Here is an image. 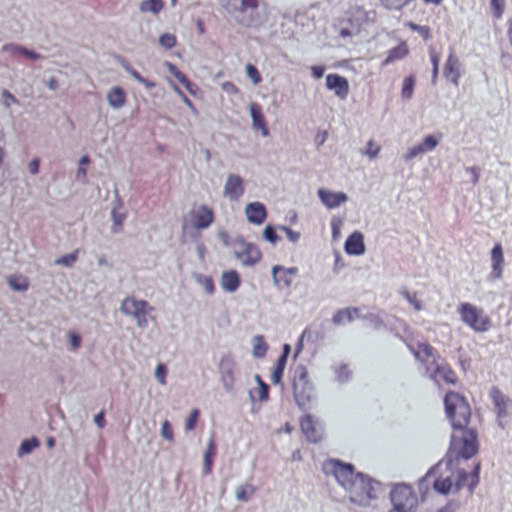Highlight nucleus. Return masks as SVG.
I'll use <instances>...</instances> for the list:
<instances>
[{
  "instance_id": "1",
  "label": "nucleus",
  "mask_w": 512,
  "mask_h": 512,
  "mask_svg": "<svg viewBox=\"0 0 512 512\" xmlns=\"http://www.w3.org/2000/svg\"><path fill=\"white\" fill-rule=\"evenodd\" d=\"M323 472L333 477L346 492L349 502L357 507H368L377 499L373 480L360 472H355L352 464L337 459H328L323 463Z\"/></svg>"
},
{
  "instance_id": "2",
  "label": "nucleus",
  "mask_w": 512,
  "mask_h": 512,
  "mask_svg": "<svg viewBox=\"0 0 512 512\" xmlns=\"http://www.w3.org/2000/svg\"><path fill=\"white\" fill-rule=\"evenodd\" d=\"M480 468V462H476L470 475H468L464 468L459 467V464H454L452 468L447 467L444 459L431 467L427 473L418 480V487L421 493H427L429 490L427 482L431 477H434L433 489L440 495L458 493L466 481L468 491L473 493L479 484Z\"/></svg>"
},
{
  "instance_id": "3",
  "label": "nucleus",
  "mask_w": 512,
  "mask_h": 512,
  "mask_svg": "<svg viewBox=\"0 0 512 512\" xmlns=\"http://www.w3.org/2000/svg\"><path fill=\"white\" fill-rule=\"evenodd\" d=\"M478 452V439L475 429L472 428H453L451 441L445 458L447 467L452 468L454 464H459L475 456Z\"/></svg>"
},
{
  "instance_id": "4",
  "label": "nucleus",
  "mask_w": 512,
  "mask_h": 512,
  "mask_svg": "<svg viewBox=\"0 0 512 512\" xmlns=\"http://www.w3.org/2000/svg\"><path fill=\"white\" fill-rule=\"evenodd\" d=\"M219 2L241 25L252 27L259 24L258 0H219Z\"/></svg>"
},
{
  "instance_id": "5",
  "label": "nucleus",
  "mask_w": 512,
  "mask_h": 512,
  "mask_svg": "<svg viewBox=\"0 0 512 512\" xmlns=\"http://www.w3.org/2000/svg\"><path fill=\"white\" fill-rule=\"evenodd\" d=\"M120 312L135 321L137 328L144 330L148 327L149 321H154L151 313L155 310L148 301L138 299L129 295L122 299L119 307Z\"/></svg>"
},
{
  "instance_id": "6",
  "label": "nucleus",
  "mask_w": 512,
  "mask_h": 512,
  "mask_svg": "<svg viewBox=\"0 0 512 512\" xmlns=\"http://www.w3.org/2000/svg\"><path fill=\"white\" fill-rule=\"evenodd\" d=\"M444 407L452 428L468 426L471 410L464 396L454 391L448 392L444 397Z\"/></svg>"
},
{
  "instance_id": "7",
  "label": "nucleus",
  "mask_w": 512,
  "mask_h": 512,
  "mask_svg": "<svg viewBox=\"0 0 512 512\" xmlns=\"http://www.w3.org/2000/svg\"><path fill=\"white\" fill-rule=\"evenodd\" d=\"M389 500L392 508L388 512H416L419 505L413 487L405 482L391 484Z\"/></svg>"
},
{
  "instance_id": "8",
  "label": "nucleus",
  "mask_w": 512,
  "mask_h": 512,
  "mask_svg": "<svg viewBox=\"0 0 512 512\" xmlns=\"http://www.w3.org/2000/svg\"><path fill=\"white\" fill-rule=\"evenodd\" d=\"M292 382L294 397L298 405L306 408L314 398V387L304 365L300 364L294 368Z\"/></svg>"
},
{
  "instance_id": "9",
  "label": "nucleus",
  "mask_w": 512,
  "mask_h": 512,
  "mask_svg": "<svg viewBox=\"0 0 512 512\" xmlns=\"http://www.w3.org/2000/svg\"><path fill=\"white\" fill-rule=\"evenodd\" d=\"M458 312L461 321L475 332L484 333L491 327L490 318L481 308L470 303L463 302L459 304Z\"/></svg>"
},
{
  "instance_id": "10",
  "label": "nucleus",
  "mask_w": 512,
  "mask_h": 512,
  "mask_svg": "<svg viewBox=\"0 0 512 512\" xmlns=\"http://www.w3.org/2000/svg\"><path fill=\"white\" fill-rule=\"evenodd\" d=\"M233 254L244 266H253L261 259V252L256 245L243 239H235L232 242Z\"/></svg>"
},
{
  "instance_id": "11",
  "label": "nucleus",
  "mask_w": 512,
  "mask_h": 512,
  "mask_svg": "<svg viewBox=\"0 0 512 512\" xmlns=\"http://www.w3.org/2000/svg\"><path fill=\"white\" fill-rule=\"evenodd\" d=\"M236 363L232 355L223 354L218 363V372L226 391L231 392L235 385Z\"/></svg>"
},
{
  "instance_id": "12",
  "label": "nucleus",
  "mask_w": 512,
  "mask_h": 512,
  "mask_svg": "<svg viewBox=\"0 0 512 512\" xmlns=\"http://www.w3.org/2000/svg\"><path fill=\"white\" fill-rule=\"evenodd\" d=\"M426 375L436 384L442 382L450 385L456 384V376L451 368L445 362H435L433 365H428L426 368Z\"/></svg>"
},
{
  "instance_id": "13",
  "label": "nucleus",
  "mask_w": 512,
  "mask_h": 512,
  "mask_svg": "<svg viewBox=\"0 0 512 512\" xmlns=\"http://www.w3.org/2000/svg\"><path fill=\"white\" fill-rule=\"evenodd\" d=\"M441 139V135H428L424 137L422 142L408 148L404 155L405 161H411L412 159L434 150Z\"/></svg>"
},
{
  "instance_id": "14",
  "label": "nucleus",
  "mask_w": 512,
  "mask_h": 512,
  "mask_svg": "<svg viewBox=\"0 0 512 512\" xmlns=\"http://www.w3.org/2000/svg\"><path fill=\"white\" fill-rule=\"evenodd\" d=\"M243 193V179L237 174H228L223 188V195L231 201H238Z\"/></svg>"
},
{
  "instance_id": "15",
  "label": "nucleus",
  "mask_w": 512,
  "mask_h": 512,
  "mask_svg": "<svg viewBox=\"0 0 512 512\" xmlns=\"http://www.w3.org/2000/svg\"><path fill=\"white\" fill-rule=\"evenodd\" d=\"M300 427L308 441L319 442L323 437V427L315 422L310 415H305L300 421Z\"/></svg>"
},
{
  "instance_id": "16",
  "label": "nucleus",
  "mask_w": 512,
  "mask_h": 512,
  "mask_svg": "<svg viewBox=\"0 0 512 512\" xmlns=\"http://www.w3.org/2000/svg\"><path fill=\"white\" fill-rule=\"evenodd\" d=\"M490 396L497 410V419L499 426L504 428L502 420L508 417V407L511 404V400L506 397L498 388L493 387L490 391Z\"/></svg>"
},
{
  "instance_id": "17",
  "label": "nucleus",
  "mask_w": 512,
  "mask_h": 512,
  "mask_svg": "<svg viewBox=\"0 0 512 512\" xmlns=\"http://www.w3.org/2000/svg\"><path fill=\"white\" fill-rule=\"evenodd\" d=\"M298 272L296 267L284 268L283 266L276 265L272 267L271 274L273 283L279 288H289L292 285V275Z\"/></svg>"
},
{
  "instance_id": "18",
  "label": "nucleus",
  "mask_w": 512,
  "mask_h": 512,
  "mask_svg": "<svg viewBox=\"0 0 512 512\" xmlns=\"http://www.w3.org/2000/svg\"><path fill=\"white\" fill-rule=\"evenodd\" d=\"M190 217L193 226L198 230L208 228L214 220L213 211L207 205H201L197 210H192Z\"/></svg>"
},
{
  "instance_id": "19",
  "label": "nucleus",
  "mask_w": 512,
  "mask_h": 512,
  "mask_svg": "<svg viewBox=\"0 0 512 512\" xmlns=\"http://www.w3.org/2000/svg\"><path fill=\"white\" fill-rule=\"evenodd\" d=\"M322 204L328 209H335L348 200V195L344 192H333L324 188L317 191Z\"/></svg>"
},
{
  "instance_id": "20",
  "label": "nucleus",
  "mask_w": 512,
  "mask_h": 512,
  "mask_svg": "<svg viewBox=\"0 0 512 512\" xmlns=\"http://www.w3.org/2000/svg\"><path fill=\"white\" fill-rule=\"evenodd\" d=\"M491 262L492 266L489 280H500L503 276L504 254L502 246L499 243L495 244L491 250Z\"/></svg>"
},
{
  "instance_id": "21",
  "label": "nucleus",
  "mask_w": 512,
  "mask_h": 512,
  "mask_svg": "<svg viewBox=\"0 0 512 512\" xmlns=\"http://www.w3.org/2000/svg\"><path fill=\"white\" fill-rule=\"evenodd\" d=\"M460 66L461 64L458 57L454 54V51L451 50L445 61L443 74L454 86L459 85V79L461 76Z\"/></svg>"
},
{
  "instance_id": "22",
  "label": "nucleus",
  "mask_w": 512,
  "mask_h": 512,
  "mask_svg": "<svg viewBox=\"0 0 512 512\" xmlns=\"http://www.w3.org/2000/svg\"><path fill=\"white\" fill-rule=\"evenodd\" d=\"M2 52L13 58L25 57L31 61H38L42 59V55L38 52L15 43H7L3 45Z\"/></svg>"
},
{
  "instance_id": "23",
  "label": "nucleus",
  "mask_w": 512,
  "mask_h": 512,
  "mask_svg": "<svg viewBox=\"0 0 512 512\" xmlns=\"http://www.w3.org/2000/svg\"><path fill=\"white\" fill-rule=\"evenodd\" d=\"M344 250L348 255L361 256L365 253L364 236L360 231L351 233L344 244Z\"/></svg>"
},
{
  "instance_id": "24",
  "label": "nucleus",
  "mask_w": 512,
  "mask_h": 512,
  "mask_svg": "<svg viewBox=\"0 0 512 512\" xmlns=\"http://www.w3.org/2000/svg\"><path fill=\"white\" fill-rule=\"evenodd\" d=\"M266 209L261 202H251L245 207V216L249 223L261 225L266 219Z\"/></svg>"
},
{
  "instance_id": "25",
  "label": "nucleus",
  "mask_w": 512,
  "mask_h": 512,
  "mask_svg": "<svg viewBox=\"0 0 512 512\" xmlns=\"http://www.w3.org/2000/svg\"><path fill=\"white\" fill-rule=\"evenodd\" d=\"M410 350L414 357L425 366V369L428 365L431 366L437 362L435 351L427 342L419 343L417 350H413L412 348H410Z\"/></svg>"
},
{
  "instance_id": "26",
  "label": "nucleus",
  "mask_w": 512,
  "mask_h": 512,
  "mask_svg": "<svg viewBox=\"0 0 512 512\" xmlns=\"http://www.w3.org/2000/svg\"><path fill=\"white\" fill-rule=\"evenodd\" d=\"M326 87L329 90H333L335 94L344 99L348 95L349 86L347 80L336 74H329L326 77Z\"/></svg>"
},
{
  "instance_id": "27",
  "label": "nucleus",
  "mask_w": 512,
  "mask_h": 512,
  "mask_svg": "<svg viewBox=\"0 0 512 512\" xmlns=\"http://www.w3.org/2000/svg\"><path fill=\"white\" fill-rule=\"evenodd\" d=\"M126 218V214L123 212V202L120 197L116 195L111 210L112 219V232L119 233L122 229L123 222Z\"/></svg>"
},
{
  "instance_id": "28",
  "label": "nucleus",
  "mask_w": 512,
  "mask_h": 512,
  "mask_svg": "<svg viewBox=\"0 0 512 512\" xmlns=\"http://www.w3.org/2000/svg\"><path fill=\"white\" fill-rule=\"evenodd\" d=\"M249 112L252 120V126L255 130H260L262 136L267 137L269 130L267 128L264 116L257 104L251 103L249 105Z\"/></svg>"
},
{
  "instance_id": "29",
  "label": "nucleus",
  "mask_w": 512,
  "mask_h": 512,
  "mask_svg": "<svg viewBox=\"0 0 512 512\" xmlns=\"http://www.w3.org/2000/svg\"><path fill=\"white\" fill-rule=\"evenodd\" d=\"M290 350H291V348H290L289 344H284L283 345V353L279 357V359L277 361V364L273 368L272 374H271V381H272V383L274 385L281 384L283 371H284V368H285V365H286V361H287V357H288V355L290 353Z\"/></svg>"
},
{
  "instance_id": "30",
  "label": "nucleus",
  "mask_w": 512,
  "mask_h": 512,
  "mask_svg": "<svg viewBox=\"0 0 512 512\" xmlns=\"http://www.w3.org/2000/svg\"><path fill=\"white\" fill-rule=\"evenodd\" d=\"M220 285L225 292H235L240 286V278L238 273L234 270L223 272L220 279Z\"/></svg>"
},
{
  "instance_id": "31",
  "label": "nucleus",
  "mask_w": 512,
  "mask_h": 512,
  "mask_svg": "<svg viewBox=\"0 0 512 512\" xmlns=\"http://www.w3.org/2000/svg\"><path fill=\"white\" fill-rule=\"evenodd\" d=\"M106 99L112 109L118 110L125 105L126 94L120 86H114L108 91Z\"/></svg>"
},
{
  "instance_id": "32",
  "label": "nucleus",
  "mask_w": 512,
  "mask_h": 512,
  "mask_svg": "<svg viewBox=\"0 0 512 512\" xmlns=\"http://www.w3.org/2000/svg\"><path fill=\"white\" fill-rule=\"evenodd\" d=\"M358 310L356 308H345L337 311L332 318V321L335 325H343L346 323H350L354 320L355 315H357Z\"/></svg>"
},
{
  "instance_id": "33",
  "label": "nucleus",
  "mask_w": 512,
  "mask_h": 512,
  "mask_svg": "<svg viewBox=\"0 0 512 512\" xmlns=\"http://www.w3.org/2000/svg\"><path fill=\"white\" fill-rule=\"evenodd\" d=\"M215 454H216V445H215L214 437L211 436L207 443L206 451L204 453V473L206 475L211 473L213 458H214Z\"/></svg>"
},
{
  "instance_id": "34",
  "label": "nucleus",
  "mask_w": 512,
  "mask_h": 512,
  "mask_svg": "<svg viewBox=\"0 0 512 512\" xmlns=\"http://www.w3.org/2000/svg\"><path fill=\"white\" fill-rule=\"evenodd\" d=\"M268 350V345L261 335L252 338V354L255 358H263Z\"/></svg>"
},
{
  "instance_id": "35",
  "label": "nucleus",
  "mask_w": 512,
  "mask_h": 512,
  "mask_svg": "<svg viewBox=\"0 0 512 512\" xmlns=\"http://www.w3.org/2000/svg\"><path fill=\"white\" fill-rule=\"evenodd\" d=\"M164 7L162 0H144L139 4V10L142 13H152L157 15Z\"/></svg>"
},
{
  "instance_id": "36",
  "label": "nucleus",
  "mask_w": 512,
  "mask_h": 512,
  "mask_svg": "<svg viewBox=\"0 0 512 512\" xmlns=\"http://www.w3.org/2000/svg\"><path fill=\"white\" fill-rule=\"evenodd\" d=\"M256 492V488L251 484L238 486L235 490V497L240 502H248Z\"/></svg>"
},
{
  "instance_id": "37",
  "label": "nucleus",
  "mask_w": 512,
  "mask_h": 512,
  "mask_svg": "<svg viewBox=\"0 0 512 512\" xmlns=\"http://www.w3.org/2000/svg\"><path fill=\"white\" fill-rule=\"evenodd\" d=\"M37 447H39V441L36 437L25 439L21 442L18 448L17 456L21 458L24 455H28Z\"/></svg>"
},
{
  "instance_id": "38",
  "label": "nucleus",
  "mask_w": 512,
  "mask_h": 512,
  "mask_svg": "<svg viewBox=\"0 0 512 512\" xmlns=\"http://www.w3.org/2000/svg\"><path fill=\"white\" fill-rule=\"evenodd\" d=\"M408 54V48L405 43H401L389 51L384 64H389L395 60L402 59Z\"/></svg>"
},
{
  "instance_id": "39",
  "label": "nucleus",
  "mask_w": 512,
  "mask_h": 512,
  "mask_svg": "<svg viewBox=\"0 0 512 512\" xmlns=\"http://www.w3.org/2000/svg\"><path fill=\"white\" fill-rule=\"evenodd\" d=\"M8 285L12 290L18 292H24L29 287L27 279L23 277H9Z\"/></svg>"
},
{
  "instance_id": "40",
  "label": "nucleus",
  "mask_w": 512,
  "mask_h": 512,
  "mask_svg": "<svg viewBox=\"0 0 512 512\" xmlns=\"http://www.w3.org/2000/svg\"><path fill=\"white\" fill-rule=\"evenodd\" d=\"M78 258V251L75 250L72 253L65 254L55 259L54 263L59 266L70 268L74 265Z\"/></svg>"
},
{
  "instance_id": "41",
  "label": "nucleus",
  "mask_w": 512,
  "mask_h": 512,
  "mask_svg": "<svg viewBox=\"0 0 512 512\" xmlns=\"http://www.w3.org/2000/svg\"><path fill=\"white\" fill-rule=\"evenodd\" d=\"M90 158L88 155H83L79 159V166L76 172V179L82 183H85L87 181V173L85 165L89 164Z\"/></svg>"
},
{
  "instance_id": "42",
  "label": "nucleus",
  "mask_w": 512,
  "mask_h": 512,
  "mask_svg": "<svg viewBox=\"0 0 512 512\" xmlns=\"http://www.w3.org/2000/svg\"><path fill=\"white\" fill-rule=\"evenodd\" d=\"M380 150L381 147L379 145H377L373 140H369L362 154L366 155L369 159L374 160L378 157Z\"/></svg>"
},
{
  "instance_id": "43",
  "label": "nucleus",
  "mask_w": 512,
  "mask_h": 512,
  "mask_svg": "<svg viewBox=\"0 0 512 512\" xmlns=\"http://www.w3.org/2000/svg\"><path fill=\"white\" fill-rule=\"evenodd\" d=\"M159 44L163 48H165L167 50H170V49L175 47V45H176V38L171 33H163L159 37Z\"/></svg>"
},
{
  "instance_id": "44",
  "label": "nucleus",
  "mask_w": 512,
  "mask_h": 512,
  "mask_svg": "<svg viewBox=\"0 0 512 512\" xmlns=\"http://www.w3.org/2000/svg\"><path fill=\"white\" fill-rule=\"evenodd\" d=\"M414 90V78L412 76H409L405 78L401 95L404 99H410L413 95Z\"/></svg>"
},
{
  "instance_id": "45",
  "label": "nucleus",
  "mask_w": 512,
  "mask_h": 512,
  "mask_svg": "<svg viewBox=\"0 0 512 512\" xmlns=\"http://www.w3.org/2000/svg\"><path fill=\"white\" fill-rule=\"evenodd\" d=\"M494 18L500 19L504 14L505 0H490Z\"/></svg>"
},
{
  "instance_id": "46",
  "label": "nucleus",
  "mask_w": 512,
  "mask_h": 512,
  "mask_svg": "<svg viewBox=\"0 0 512 512\" xmlns=\"http://www.w3.org/2000/svg\"><path fill=\"white\" fill-rule=\"evenodd\" d=\"M351 377V372L345 365H341L335 369V378L339 383H346Z\"/></svg>"
},
{
  "instance_id": "47",
  "label": "nucleus",
  "mask_w": 512,
  "mask_h": 512,
  "mask_svg": "<svg viewBox=\"0 0 512 512\" xmlns=\"http://www.w3.org/2000/svg\"><path fill=\"white\" fill-rule=\"evenodd\" d=\"M245 70L247 77L251 80V82L254 85H257L261 82L262 78L260 76V73L258 72L257 68L254 65L250 63L246 64Z\"/></svg>"
},
{
  "instance_id": "48",
  "label": "nucleus",
  "mask_w": 512,
  "mask_h": 512,
  "mask_svg": "<svg viewBox=\"0 0 512 512\" xmlns=\"http://www.w3.org/2000/svg\"><path fill=\"white\" fill-rule=\"evenodd\" d=\"M160 435L170 443L174 442L173 430L168 420H164L161 424Z\"/></svg>"
},
{
  "instance_id": "49",
  "label": "nucleus",
  "mask_w": 512,
  "mask_h": 512,
  "mask_svg": "<svg viewBox=\"0 0 512 512\" xmlns=\"http://www.w3.org/2000/svg\"><path fill=\"white\" fill-rule=\"evenodd\" d=\"M154 375L160 385L165 386L167 384V381H166L167 367L165 366V364L159 363L156 366Z\"/></svg>"
},
{
  "instance_id": "50",
  "label": "nucleus",
  "mask_w": 512,
  "mask_h": 512,
  "mask_svg": "<svg viewBox=\"0 0 512 512\" xmlns=\"http://www.w3.org/2000/svg\"><path fill=\"white\" fill-rule=\"evenodd\" d=\"M197 282L208 294H212L214 292V283L210 277L198 276Z\"/></svg>"
},
{
  "instance_id": "51",
  "label": "nucleus",
  "mask_w": 512,
  "mask_h": 512,
  "mask_svg": "<svg viewBox=\"0 0 512 512\" xmlns=\"http://www.w3.org/2000/svg\"><path fill=\"white\" fill-rule=\"evenodd\" d=\"M263 238L271 244H276L279 240V236L274 231L273 227L267 225L263 230Z\"/></svg>"
},
{
  "instance_id": "52",
  "label": "nucleus",
  "mask_w": 512,
  "mask_h": 512,
  "mask_svg": "<svg viewBox=\"0 0 512 512\" xmlns=\"http://www.w3.org/2000/svg\"><path fill=\"white\" fill-rule=\"evenodd\" d=\"M1 95L2 104L5 108H10L11 105L19 103L16 97L6 89L2 90Z\"/></svg>"
},
{
  "instance_id": "53",
  "label": "nucleus",
  "mask_w": 512,
  "mask_h": 512,
  "mask_svg": "<svg viewBox=\"0 0 512 512\" xmlns=\"http://www.w3.org/2000/svg\"><path fill=\"white\" fill-rule=\"evenodd\" d=\"M411 30L417 31L423 37L424 40H428L430 38V30L427 26H420L413 22H408L406 24Z\"/></svg>"
},
{
  "instance_id": "54",
  "label": "nucleus",
  "mask_w": 512,
  "mask_h": 512,
  "mask_svg": "<svg viewBox=\"0 0 512 512\" xmlns=\"http://www.w3.org/2000/svg\"><path fill=\"white\" fill-rule=\"evenodd\" d=\"M198 416H199V410L196 408L192 409L189 417L187 418V420L185 422V429L187 431H192L195 428Z\"/></svg>"
},
{
  "instance_id": "55",
  "label": "nucleus",
  "mask_w": 512,
  "mask_h": 512,
  "mask_svg": "<svg viewBox=\"0 0 512 512\" xmlns=\"http://www.w3.org/2000/svg\"><path fill=\"white\" fill-rule=\"evenodd\" d=\"M402 296L413 306V308L416 311H421L422 310V304L416 298L415 295H412L411 293H409L408 291L405 290V291L402 292Z\"/></svg>"
},
{
  "instance_id": "56",
  "label": "nucleus",
  "mask_w": 512,
  "mask_h": 512,
  "mask_svg": "<svg viewBox=\"0 0 512 512\" xmlns=\"http://www.w3.org/2000/svg\"><path fill=\"white\" fill-rule=\"evenodd\" d=\"M342 220L339 218H333L331 221V228H332V238L333 240H338L341 233V227H342Z\"/></svg>"
},
{
  "instance_id": "57",
  "label": "nucleus",
  "mask_w": 512,
  "mask_h": 512,
  "mask_svg": "<svg viewBox=\"0 0 512 512\" xmlns=\"http://www.w3.org/2000/svg\"><path fill=\"white\" fill-rule=\"evenodd\" d=\"M165 67L167 68L168 72L173 75L178 81L181 79V77L185 76L173 63L171 62H165Z\"/></svg>"
},
{
  "instance_id": "58",
  "label": "nucleus",
  "mask_w": 512,
  "mask_h": 512,
  "mask_svg": "<svg viewBox=\"0 0 512 512\" xmlns=\"http://www.w3.org/2000/svg\"><path fill=\"white\" fill-rule=\"evenodd\" d=\"M458 507H459L458 502L451 500V501L447 502L444 506L439 508L436 512H456Z\"/></svg>"
},
{
  "instance_id": "59",
  "label": "nucleus",
  "mask_w": 512,
  "mask_h": 512,
  "mask_svg": "<svg viewBox=\"0 0 512 512\" xmlns=\"http://www.w3.org/2000/svg\"><path fill=\"white\" fill-rule=\"evenodd\" d=\"M429 54L432 68L439 69L440 55L433 48H430Z\"/></svg>"
},
{
  "instance_id": "60",
  "label": "nucleus",
  "mask_w": 512,
  "mask_h": 512,
  "mask_svg": "<svg viewBox=\"0 0 512 512\" xmlns=\"http://www.w3.org/2000/svg\"><path fill=\"white\" fill-rule=\"evenodd\" d=\"M328 134L326 131H319L315 135V144L317 147L322 146L327 140Z\"/></svg>"
},
{
  "instance_id": "61",
  "label": "nucleus",
  "mask_w": 512,
  "mask_h": 512,
  "mask_svg": "<svg viewBox=\"0 0 512 512\" xmlns=\"http://www.w3.org/2000/svg\"><path fill=\"white\" fill-rule=\"evenodd\" d=\"M69 341L73 350H77L81 345V338L75 333L69 334Z\"/></svg>"
},
{
  "instance_id": "62",
  "label": "nucleus",
  "mask_w": 512,
  "mask_h": 512,
  "mask_svg": "<svg viewBox=\"0 0 512 512\" xmlns=\"http://www.w3.org/2000/svg\"><path fill=\"white\" fill-rule=\"evenodd\" d=\"M467 172L470 173L471 175V180H472V183L474 185H477L479 183V179H480V173H479V169L477 167H468L467 168Z\"/></svg>"
},
{
  "instance_id": "63",
  "label": "nucleus",
  "mask_w": 512,
  "mask_h": 512,
  "mask_svg": "<svg viewBox=\"0 0 512 512\" xmlns=\"http://www.w3.org/2000/svg\"><path fill=\"white\" fill-rule=\"evenodd\" d=\"M221 88L223 91L230 93V94L238 93L237 87L232 82H229V81L222 83Z\"/></svg>"
},
{
  "instance_id": "64",
  "label": "nucleus",
  "mask_w": 512,
  "mask_h": 512,
  "mask_svg": "<svg viewBox=\"0 0 512 512\" xmlns=\"http://www.w3.org/2000/svg\"><path fill=\"white\" fill-rule=\"evenodd\" d=\"M267 398H268V386L263 381H260L258 399L260 401H264Z\"/></svg>"
}]
</instances>
